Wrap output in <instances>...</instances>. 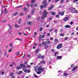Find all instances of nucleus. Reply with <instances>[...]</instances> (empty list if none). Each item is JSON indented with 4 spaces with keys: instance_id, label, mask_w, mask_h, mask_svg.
<instances>
[{
    "instance_id": "nucleus-1",
    "label": "nucleus",
    "mask_w": 78,
    "mask_h": 78,
    "mask_svg": "<svg viewBox=\"0 0 78 78\" xmlns=\"http://www.w3.org/2000/svg\"><path fill=\"white\" fill-rule=\"evenodd\" d=\"M37 70L40 72H44V70H45V68L43 67L42 68V66H41L39 67L38 68Z\"/></svg>"
},
{
    "instance_id": "nucleus-2",
    "label": "nucleus",
    "mask_w": 78,
    "mask_h": 78,
    "mask_svg": "<svg viewBox=\"0 0 78 78\" xmlns=\"http://www.w3.org/2000/svg\"><path fill=\"white\" fill-rule=\"evenodd\" d=\"M47 0H43V2H42V4L44 5V8H46L47 6H48V4L47 2H46Z\"/></svg>"
},
{
    "instance_id": "nucleus-3",
    "label": "nucleus",
    "mask_w": 78,
    "mask_h": 78,
    "mask_svg": "<svg viewBox=\"0 0 78 78\" xmlns=\"http://www.w3.org/2000/svg\"><path fill=\"white\" fill-rule=\"evenodd\" d=\"M48 12H47L46 11V10H44V12L43 13V15H44V18H46L47 17V16L46 15H47Z\"/></svg>"
},
{
    "instance_id": "nucleus-4",
    "label": "nucleus",
    "mask_w": 78,
    "mask_h": 78,
    "mask_svg": "<svg viewBox=\"0 0 78 78\" xmlns=\"http://www.w3.org/2000/svg\"><path fill=\"white\" fill-rule=\"evenodd\" d=\"M62 44L60 43L57 46V49H60L62 47Z\"/></svg>"
},
{
    "instance_id": "nucleus-5",
    "label": "nucleus",
    "mask_w": 78,
    "mask_h": 78,
    "mask_svg": "<svg viewBox=\"0 0 78 78\" xmlns=\"http://www.w3.org/2000/svg\"><path fill=\"white\" fill-rule=\"evenodd\" d=\"M69 18H70L69 16L65 17L63 20V21H64V22H66V21H67V20H69Z\"/></svg>"
},
{
    "instance_id": "nucleus-6",
    "label": "nucleus",
    "mask_w": 78,
    "mask_h": 78,
    "mask_svg": "<svg viewBox=\"0 0 78 78\" xmlns=\"http://www.w3.org/2000/svg\"><path fill=\"white\" fill-rule=\"evenodd\" d=\"M75 9V8L73 7H71L70 8V10L71 11V12L73 13L74 12V10Z\"/></svg>"
},
{
    "instance_id": "nucleus-7",
    "label": "nucleus",
    "mask_w": 78,
    "mask_h": 78,
    "mask_svg": "<svg viewBox=\"0 0 78 78\" xmlns=\"http://www.w3.org/2000/svg\"><path fill=\"white\" fill-rule=\"evenodd\" d=\"M27 23L29 25H33V23H32L31 21H28L27 22Z\"/></svg>"
},
{
    "instance_id": "nucleus-8",
    "label": "nucleus",
    "mask_w": 78,
    "mask_h": 78,
    "mask_svg": "<svg viewBox=\"0 0 78 78\" xmlns=\"http://www.w3.org/2000/svg\"><path fill=\"white\" fill-rule=\"evenodd\" d=\"M53 7H54V6L53 5H51L50 7L48 8V10H49V11H50V10L52 9L53 8Z\"/></svg>"
},
{
    "instance_id": "nucleus-9",
    "label": "nucleus",
    "mask_w": 78,
    "mask_h": 78,
    "mask_svg": "<svg viewBox=\"0 0 78 78\" xmlns=\"http://www.w3.org/2000/svg\"><path fill=\"white\" fill-rule=\"evenodd\" d=\"M22 22V19H19L18 21V23L19 24H20Z\"/></svg>"
},
{
    "instance_id": "nucleus-10",
    "label": "nucleus",
    "mask_w": 78,
    "mask_h": 78,
    "mask_svg": "<svg viewBox=\"0 0 78 78\" xmlns=\"http://www.w3.org/2000/svg\"><path fill=\"white\" fill-rule=\"evenodd\" d=\"M77 68H78V66H76L73 69H72V71L73 72V71L76 70Z\"/></svg>"
},
{
    "instance_id": "nucleus-11",
    "label": "nucleus",
    "mask_w": 78,
    "mask_h": 78,
    "mask_svg": "<svg viewBox=\"0 0 78 78\" xmlns=\"http://www.w3.org/2000/svg\"><path fill=\"white\" fill-rule=\"evenodd\" d=\"M50 14H51L53 16H55L56 14V13L55 12H53L52 11L50 12Z\"/></svg>"
},
{
    "instance_id": "nucleus-12",
    "label": "nucleus",
    "mask_w": 78,
    "mask_h": 78,
    "mask_svg": "<svg viewBox=\"0 0 78 78\" xmlns=\"http://www.w3.org/2000/svg\"><path fill=\"white\" fill-rule=\"evenodd\" d=\"M57 59H61V58H62V56H57Z\"/></svg>"
},
{
    "instance_id": "nucleus-13",
    "label": "nucleus",
    "mask_w": 78,
    "mask_h": 78,
    "mask_svg": "<svg viewBox=\"0 0 78 78\" xmlns=\"http://www.w3.org/2000/svg\"><path fill=\"white\" fill-rule=\"evenodd\" d=\"M65 27L68 28H70V27H71L70 26V25H66L65 26Z\"/></svg>"
},
{
    "instance_id": "nucleus-14",
    "label": "nucleus",
    "mask_w": 78,
    "mask_h": 78,
    "mask_svg": "<svg viewBox=\"0 0 78 78\" xmlns=\"http://www.w3.org/2000/svg\"><path fill=\"white\" fill-rule=\"evenodd\" d=\"M64 12H65V11H62L61 13V16H64Z\"/></svg>"
},
{
    "instance_id": "nucleus-15",
    "label": "nucleus",
    "mask_w": 78,
    "mask_h": 78,
    "mask_svg": "<svg viewBox=\"0 0 78 78\" xmlns=\"http://www.w3.org/2000/svg\"><path fill=\"white\" fill-rule=\"evenodd\" d=\"M21 68L22 67H20V66H18L16 67V69H17V70H19V69H21Z\"/></svg>"
},
{
    "instance_id": "nucleus-16",
    "label": "nucleus",
    "mask_w": 78,
    "mask_h": 78,
    "mask_svg": "<svg viewBox=\"0 0 78 78\" xmlns=\"http://www.w3.org/2000/svg\"><path fill=\"white\" fill-rule=\"evenodd\" d=\"M8 26H9V29L8 30V31H9L10 30H11V25L9 24H8Z\"/></svg>"
},
{
    "instance_id": "nucleus-17",
    "label": "nucleus",
    "mask_w": 78,
    "mask_h": 78,
    "mask_svg": "<svg viewBox=\"0 0 78 78\" xmlns=\"http://www.w3.org/2000/svg\"><path fill=\"white\" fill-rule=\"evenodd\" d=\"M54 41L55 42H56V43H57V42H58V38H55V39Z\"/></svg>"
},
{
    "instance_id": "nucleus-18",
    "label": "nucleus",
    "mask_w": 78,
    "mask_h": 78,
    "mask_svg": "<svg viewBox=\"0 0 78 78\" xmlns=\"http://www.w3.org/2000/svg\"><path fill=\"white\" fill-rule=\"evenodd\" d=\"M14 75V73H11L10 74V75L11 76H13Z\"/></svg>"
},
{
    "instance_id": "nucleus-19",
    "label": "nucleus",
    "mask_w": 78,
    "mask_h": 78,
    "mask_svg": "<svg viewBox=\"0 0 78 78\" xmlns=\"http://www.w3.org/2000/svg\"><path fill=\"white\" fill-rule=\"evenodd\" d=\"M17 14H18V13H17V12H16L13 14V16H17Z\"/></svg>"
},
{
    "instance_id": "nucleus-20",
    "label": "nucleus",
    "mask_w": 78,
    "mask_h": 78,
    "mask_svg": "<svg viewBox=\"0 0 78 78\" xmlns=\"http://www.w3.org/2000/svg\"><path fill=\"white\" fill-rule=\"evenodd\" d=\"M39 51V48H38L36 51V53H37Z\"/></svg>"
},
{
    "instance_id": "nucleus-21",
    "label": "nucleus",
    "mask_w": 78,
    "mask_h": 78,
    "mask_svg": "<svg viewBox=\"0 0 78 78\" xmlns=\"http://www.w3.org/2000/svg\"><path fill=\"white\" fill-rule=\"evenodd\" d=\"M73 12H75V13H78V10H75V9Z\"/></svg>"
},
{
    "instance_id": "nucleus-22",
    "label": "nucleus",
    "mask_w": 78,
    "mask_h": 78,
    "mask_svg": "<svg viewBox=\"0 0 78 78\" xmlns=\"http://www.w3.org/2000/svg\"><path fill=\"white\" fill-rule=\"evenodd\" d=\"M59 54V52H57L54 53V55L55 56L56 55Z\"/></svg>"
},
{
    "instance_id": "nucleus-23",
    "label": "nucleus",
    "mask_w": 78,
    "mask_h": 78,
    "mask_svg": "<svg viewBox=\"0 0 78 78\" xmlns=\"http://www.w3.org/2000/svg\"><path fill=\"white\" fill-rule=\"evenodd\" d=\"M45 35H41L40 36H41V37H42V38H44L45 36Z\"/></svg>"
},
{
    "instance_id": "nucleus-24",
    "label": "nucleus",
    "mask_w": 78,
    "mask_h": 78,
    "mask_svg": "<svg viewBox=\"0 0 78 78\" xmlns=\"http://www.w3.org/2000/svg\"><path fill=\"white\" fill-rule=\"evenodd\" d=\"M75 67V65L73 64L71 65V68H73V67Z\"/></svg>"
},
{
    "instance_id": "nucleus-25",
    "label": "nucleus",
    "mask_w": 78,
    "mask_h": 78,
    "mask_svg": "<svg viewBox=\"0 0 78 78\" xmlns=\"http://www.w3.org/2000/svg\"><path fill=\"white\" fill-rule=\"evenodd\" d=\"M43 27H40V31H42L43 30Z\"/></svg>"
},
{
    "instance_id": "nucleus-26",
    "label": "nucleus",
    "mask_w": 78,
    "mask_h": 78,
    "mask_svg": "<svg viewBox=\"0 0 78 78\" xmlns=\"http://www.w3.org/2000/svg\"><path fill=\"white\" fill-rule=\"evenodd\" d=\"M65 34H63L62 33H61L60 34V36H64Z\"/></svg>"
},
{
    "instance_id": "nucleus-27",
    "label": "nucleus",
    "mask_w": 78,
    "mask_h": 78,
    "mask_svg": "<svg viewBox=\"0 0 78 78\" xmlns=\"http://www.w3.org/2000/svg\"><path fill=\"white\" fill-rule=\"evenodd\" d=\"M14 26L15 27H16V28H18V27H19V26L17 25V24H16L14 25Z\"/></svg>"
},
{
    "instance_id": "nucleus-28",
    "label": "nucleus",
    "mask_w": 78,
    "mask_h": 78,
    "mask_svg": "<svg viewBox=\"0 0 78 78\" xmlns=\"http://www.w3.org/2000/svg\"><path fill=\"white\" fill-rule=\"evenodd\" d=\"M12 50V48H11L10 49H9V52H11V51Z\"/></svg>"
},
{
    "instance_id": "nucleus-29",
    "label": "nucleus",
    "mask_w": 78,
    "mask_h": 78,
    "mask_svg": "<svg viewBox=\"0 0 78 78\" xmlns=\"http://www.w3.org/2000/svg\"><path fill=\"white\" fill-rule=\"evenodd\" d=\"M78 1V0H74L73 1V3H76V2H77Z\"/></svg>"
},
{
    "instance_id": "nucleus-30",
    "label": "nucleus",
    "mask_w": 78,
    "mask_h": 78,
    "mask_svg": "<svg viewBox=\"0 0 78 78\" xmlns=\"http://www.w3.org/2000/svg\"><path fill=\"white\" fill-rule=\"evenodd\" d=\"M41 55H38V59H40V58H41Z\"/></svg>"
},
{
    "instance_id": "nucleus-31",
    "label": "nucleus",
    "mask_w": 78,
    "mask_h": 78,
    "mask_svg": "<svg viewBox=\"0 0 78 78\" xmlns=\"http://www.w3.org/2000/svg\"><path fill=\"white\" fill-rule=\"evenodd\" d=\"M41 63L42 64H45V62L44 61H41Z\"/></svg>"
},
{
    "instance_id": "nucleus-32",
    "label": "nucleus",
    "mask_w": 78,
    "mask_h": 78,
    "mask_svg": "<svg viewBox=\"0 0 78 78\" xmlns=\"http://www.w3.org/2000/svg\"><path fill=\"white\" fill-rule=\"evenodd\" d=\"M9 47L11 46L12 47V43H10L9 45Z\"/></svg>"
},
{
    "instance_id": "nucleus-33",
    "label": "nucleus",
    "mask_w": 78,
    "mask_h": 78,
    "mask_svg": "<svg viewBox=\"0 0 78 78\" xmlns=\"http://www.w3.org/2000/svg\"><path fill=\"white\" fill-rule=\"evenodd\" d=\"M27 7H30V4L28 3H27Z\"/></svg>"
},
{
    "instance_id": "nucleus-34",
    "label": "nucleus",
    "mask_w": 78,
    "mask_h": 78,
    "mask_svg": "<svg viewBox=\"0 0 78 78\" xmlns=\"http://www.w3.org/2000/svg\"><path fill=\"white\" fill-rule=\"evenodd\" d=\"M44 8V5H41V6L40 9H42V8Z\"/></svg>"
},
{
    "instance_id": "nucleus-35",
    "label": "nucleus",
    "mask_w": 78,
    "mask_h": 78,
    "mask_svg": "<svg viewBox=\"0 0 78 78\" xmlns=\"http://www.w3.org/2000/svg\"><path fill=\"white\" fill-rule=\"evenodd\" d=\"M63 75H64V76H67V73H63Z\"/></svg>"
},
{
    "instance_id": "nucleus-36",
    "label": "nucleus",
    "mask_w": 78,
    "mask_h": 78,
    "mask_svg": "<svg viewBox=\"0 0 78 78\" xmlns=\"http://www.w3.org/2000/svg\"><path fill=\"white\" fill-rule=\"evenodd\" d=\"M45 18H44V15H42V17L41 18V20H42V19H44Z\"/></svg>"
},
{
    "instance_id": "nucleus-37",
    "label": "nucleus",
    "mask_w": 78,
    "mask_h": 78,
    "mask_svg": "<svg viewBox=\"0 0 78 78\" xmlns=\"http://www.w3.org/2000/svg\"><path fill=\"white\" fill-rule=\"evenodd\" d=\"M27 71H28V69H25L24 70V72H27Z\"/></svg>"
},
{
    "instance_id": "nucleus-38",
    "label": "nucleus",
    "mask_w": 78,
    "mask_h": 78,
    "mask_svg": "<svg viewBox=\"0 0 78 78\" xmlns=\"http://www.w3.org/2000/svg\"><path fill=\"white\" fill-rule=\"evenodd\" d=\"M34 6V5H33V4H31V5H30V7H31V8H33V7Z\"/></svg>"
},
{
    "instance_id": "nucleus-39",
    "label": "nucleus",
    "mask_w": 78,
    "mask_h": 78,
    "mask_svg": "<svg viewBox=\"0 0 78 78\" xmlns=\"http://www.w3.org/2000/svg\"><path fill=\"white\" fill-rule=\"evenodd\" d=\"M44 57H45V56L43 55L42 56H41V59H44Z\"/></svg>"
},
{
    "instance_id": "nucleus-40",
    "label": "nucleus",
    "mask_w": 78,
    "mask_h": 78,
    "mask_svg": "<svg viewBox=\"0 0 78 78\" xmlns=\"http://www.w3.org/2000/svg\"><path fill=\"white\" fill-rule=\"evenodd\" d=\"M30 67H31V66L30 65H27V68H30Z\"/></svg>"
},
{
    "instance_id": "nucleus-41",
    "label": "nucleus",
    "mask_w": 78,
    "mask_h": 78,
    "mask_svg": "<svg viewBox=\"0 0 78 78\" xmlns=\"http://www.w3.org/2000/svg\"><path fill=\"white\" fill-rule=\"evenodd\" d=\"M22 73V71H20L18 72V74H20V73Z\"/></svg>"
},
{
    "instance_id": "nucleus-42",
    "label": "nucleus",
    "mask_w": 78,
    "mask_h": 78,
    "mask_svg": "<svg viewBox=\"0 0 78 78\" xmlns=\"http://www.w3.org/2000/svg\"><path fill=\"white\" fill-rule=\"evenodd\" d=\"M42 44L43 45H45V43L44 42H43L42 43Z\"/></svg>"
},
{
    "instance_id": "nucleus-43",
    "label": "nucleus",
    "mask_w": 78,
    "mask_h": 78,
    "mask_svg": "<svg viewBox=\"0 0 78 78\" xmlns=\"http://www.w3.org/2000/svg\"><path fill=\"white\" fill-rule=\"evenodd\" d=\"M23 9L24 11H26L27 10V7H25L24 8H23Z\"/></svg>"
},
{
    "instance_id": "nucleus-44",
    "label": "nucleus",
    "mask_w": 78,
    "mask_h": 78,
    "mask_svg": "<svg viewBox=\"0 0 78 78\" xmlns=\"http://www.w3.org/2000/svg\"><path fill=\"white\" fill-rule=\"evenodd\" d=\"M55 33H58V30L55 29Z\"/></svg>"
},
{
    "instance_id": "nucleus-45",
    "label": "nucleus",
    "mask_w": 78,
    "mask_h": 78,
    "mask_svg": "<svg viewBox=\"0 0 78 78\" xmlns=\"http://www.w3.org/2000/svg\"><path fill=\"white\" fill-rule=\"evenodd\" d=\"M64 0H61V1H60V3H63V2H64Z\"/></svg>"
},
{
    "instance_id": "nucleus-46",
    "label": "nucleus",
    "mask_w": 78,
    "mask_h": 78,
    "mask_svg": "<svg viewBox=\"0 0 78 78\" xmlns=\"http://www.w3.org/2000/svg\"><path fill=\"white\" fill-rule=\"evenodd\" d=\"M73 21H71L69 23L70 25H72L73 24Z\"/></svg>"
},
{
    "instance_id": "nucleus-47",
    "label": "nucleus",
    "mask_w": 78,
    "mask_h": 78,
    "mask_svg": "<svg viewBox=\"0 0 78 78\" xmlns=\"http://www.w3.org/2000/svg\"><path fill=\"white\" fill-rule=\"evenodd\" d=\"M27 62L25 61V62L24 63V65H26L27 64Z\"/></svg>"
},
{
    "instance_id": "nucleus-48",
    "label": "nucleus",
    "mask_w": 78,
    "mask_h": 78,
    "mask_svg": "<svg viewBox=\"0 0 78 78\" xmlns=\"http://www.w3.org/2000/svg\"><path fill=\"white\" fill-rule=\"evenodd\" d=\"M23 69H27V67L26 66L24 65L23 66Z\"/></svg>"
},
{
    "instance_id": "nucleus-49",
    "label": "nucleus",
    "mask_w": 78,
    "mask_h": 78,
    "mask_svg": "<svg viewBox=\"0 0 78 78\" xmlns=\"http://www.w3.org/2000/svg\"><path fill=\"white\" fill-rule=\"evenodd\" d=\"M20 67H21V68H22V67H23V64H20Z\"/></svg>"
},
{
    "instance_id": "nucleus-50",
    "label": "nucleus",
    "mask_w": 78,
    "mask_h": 78,
    "mask_svg": "<svg viewBox=\"0 0 78 78\" xmlns=\"http://www.w3.org/2000/svg\"><path fill=\"white\" fill-rule=\"evenodd\" d=\"M34 2V0H32L31 3H33Z\"/></svg>"
},
{
    "instance_id": "nucleus-51",
    "label": "nucleus",
    "mask_w": 78,
    "mask_h": 78,
    "mask_svg": "<svg viewBox=\"0 0 78 78\" xmlns=\"http://www.w3.org/2000/svg\"><path fill=\"white\" fill-rule=\"evenodd\" d=\"M51 20H52V17H51L49 19V20L50 21Z\"/></svg>"
},
{
    "instance_id": "nucleus-52",
    "label": "nucleus",
    "mask_w": 78,
    "mask_h": 78,
    "mask_svg": "<svg viewBox=\"0 0 78 78\" xmlns=\"http://www.w3.org/2000/svg\"><path fill=\"white\" fill-rule=\"evenodd\" d=\"M4 73H5V72H4V71H2V72L1 75H3Z\"/></svg>"
},
{
    "instance_id": "nucleus-53",
    "label": "nucleus",
    "mask_w": 78,
    "mask_h": 78,
    "mask_svg": "<svg viewBox=\"0 0 78 78\" xmlns=\"http://www.w3.org/2000/svg\"><path fill=\"white\" fill-rule=\"evenodd\" d=\"M37 74L38 75H39V74H40V73H41L40 72V71H37Z\"/></svg>"
},
{
    "instance_id": "nucleus-54",
    "label": "nucleus",
    "mask_w": 78,
    "mask_h": 78,
    "mask_svg": "<svg viewBox=\"0 0 78 78\" xmlns=\"http://www.w3.org/2000/svg\"><path fill=\"white\" fill-rule=\"evenodd\" d=\"M47 36H50V34L49 33H48L47 34Z\"/></svg>"
},
{
    "instance_id": "nucleus-55",
    "label": "nucleus",
    "mask_w": 78,
    "mask_h": 78,
    "mask_svg": "<svg viewBox=\"0 0 78 78\" xmlns=\"http://www.w3.org/2000/svg\"><path fill=\"white\" fill-rule=\"evenodd\" d=\"M40 20V17H38L37 19V20L38 21Z\"/></svg>"
},
{
    "instance_id": "nucleus-56",
    "label": "nucleus",
    "mask_w": 78,
    "mask_h": 78,
    "mask_svg": "<svg viewBox=\"0 0 78 78\" xmlns=\"http://www.w3.org/2000/svg\"><path fill=\"white\" fill-rule=\"evenodd\" d=\"M34 6L35 7H37V4H35L34 5Z\"/></svg>"
},
{
    "instance_id": "nucleus-57",
    "label": "nucleus",
    "mask_w": 78,
    "mask_h": 78,
    "mask_svg": "<svg viewBox=\"0 0 78 78\" xmlns=\"http://www.w3.org/2000/svg\"><path fill=\"white\" fill-rule=\"evenodd\" d=\"M50 39L51 40V41H53V39H54V38H53V37H51L50 38Z\"/></svg>"
},
{
    "instance_id": "nucleus-58",
    "label": "nucleus",
    "mask_w": 78,
    "mask_h": 78,
    "mask_svg": "<svg viewBox=\"0 0 78 78\" xmlns=\"http://www.w3.org/2000/svg\"><path fill=\"white\" fill-rule=\"evenodd\" d=\"M41 40V37L40 36L39 37V41H40Z\"/></svg>"
},
{
    "instance_id": "nucleus-59",
    "label": "nucleus",
    "mask_w": 78,
    "mask_h": 78,
    "mask_svg": "<svg viewBox=\"0 0 78 78\" xmlns=\"http://www.w3.org/2000/svg\"><path fill=\"white\" fill-rule=\"evenodd\" d=\"M19 34H20V36H22V33L20 32H19L18 33Z\"/></svg>"
},
{
    "instance_id": "nucleus-60",
    "label": "nucleus",
    "mask_w": 78,
    "mask_h": 78,
    "mask_svg": "<svg viewBox=\"0 0 78 78\" xmlns=\"http://www.w3.org/2000/svg\"><path fill=\"white\" fill-rule=\"evenodd\" d=\"M33 14H34V12H32H32L31 13L30 15H33Z\"/></svg>"
},
{
    "instance_id": "nucleus-61",
    "label": "nucleus",
    "mask_w": 78,
    "mask_h": 78,
    "mask_svg": "<svg viewBox=\"0 0 78 78\" xmlns=\"http://www.w3.org/2000/svg\"><path fill=\"white\" fill-rule=\"evenodd\" d=\"M7 13H8V11H5V14H7Z\"/></svg>"
},
{
    "instance_id": "nucleus-62",
    "label": "nucleus",
    "mask_w": 78,
    "mask_h": 78,
    "mask_svg": "<svg viewBox=\"0 0 78 78\" xmlns=\"http://www.w3.org/2000/svg\"><path fill=\"white\" fill-rule=\"evenodd\" d=\"M48 48V46L46 45L45 46V48Z\"/></svg>"
},
{
    "instance_id": "nucleus-63",
    "label": "nucleus",
    "mask_w": 78,
    "mask_h": 78,
    "mask_svg": "<svg viewBox=\"0 0 78 78\" xmlns=\"http://www.w3.org/2000/svg\"><path fill=\"white\" fill-rule=\"evenodd\" d=\"M27 72L28 73H29L30 72H31V70H27Z\"/></svg>"
},
{
    "instance_id": "nucleus-64",
    "label": "nucleus",
    "mask_w": 78,
    "mask_h": 78,
    "mask_svg": "<svg viewBox=\"0 0 78 78\" xmlns=\"http://www.w3.org/2000/svg\"><path fill=\"white\" fill-rule=\"evenodd\" d=\"M51 42L50 41H48V44H50Z\"/></svg>"
}]
</instances>
